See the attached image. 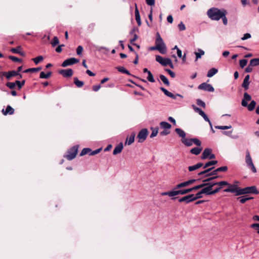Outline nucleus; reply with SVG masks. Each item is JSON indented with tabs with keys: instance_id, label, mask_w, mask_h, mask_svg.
Instances as JSON below:
<instances>
[{
	"instance_id": "nucleus-1",
	"label": "nucleus",
	"mask_w": 259,
	"mask_h": 259,
	"mask_svg": "<svg viewBox=\"0 0 259 259\" xmlns=\"http://www.w3.org/2000/svg\"><path fill=\"white\" fill-rule=\"evenodd\" d=\"M224 9L220 10L217 8H211L207 12V15L212 20L218 21L222 17Z\"/></svg>"
},
{
	"instance_id": "nucleus-2",
	"label": "nucleus",
	"mask_w": 259,
	"mask_h": 259,
	"mask_svg": "<svg viewBox=\"0 0 259 259\" xmlns=\"http://www.w3.org/2000/svg\"><path fill=\"white\" fill-rule=\"evenodd\" d=\"M155 45L157 50H158L160 53L162 54H165L166 53V46L161 37L160 33L158 32L156 34Z\"/></svg>"
},
{
	"instance_id": "nucleus-3",
	"label": "nucleus",
	"mask_w": 259,
	"mask_h": 259,
	"mask_svg": "<svg viewBox=\"0 0 259 259\" xmlns=\"http://www.w3.org/2000/svg\"><path fill=\"white\" fill-rule=\"evenodd\" d=\"M192 192V190L191 188L185 189H180L177 190H175V189L172 191L163 192L161 193V195L165 196L168 195L169 197H174L175 196L178 195H185L188 194L190 192Z\"/></svg>"
},
{
	"instance_id": "nucleus-4",
	"label": "nucleus",
	"mask_w": 259,
	"mask_h": 259,
	"mask_svg": "<svg viewBox=\"0 0 259 259\" xmlns=\"http://www.w3.org/2000/svg\"><path fill=\"white\" fill-rule=\"evenodd\" d=\"M258 191L255 186L247 187L244 188H239L237 196L245 194H258Z\"/></svg>"
},
{
	"instance_id": "nucleus-5",
	"label": "nucleus",
	"mask_w": 259,
	"mask_h": 259,
	"mask_svg": "<svg viewBox=\"0 0 259 259\" xmlns=\"http://www.w3.org/2000/svg\"><path fill=\"white\" fill-rule=\"evenodd\" d=\"M78 146L75 145L67 151V154H66L64 157H66L68 160H71L74 159L78 151Z\"/></svg>"
},
{
	"instance_id": "nucleus-6",
	"label": "nucleus",
	"mask_w": 259,
	"mask_h": 259,
	"mask_svg": "<svg viewBox=\"0 0 259 259\" xmlns=\"http://www.w3.org/2000/svg\"><path fill=\"white\" fill-rule=\"evenodd\" d=\"M245 162L247 165V166L251 168L252 171L254 173L256 172V169L255 167L254 166L252 158L250 155L249 152L248 150L246 151V156H245Z\"/></svg>"
},
{
	"instance_id": "nucleus-7",
	"label": "nucleus",
	"mask_w": 259,
	"mask_h": 259,
	"mask_svg": "<svg viewBox=\"0 0 259 259\" xmlns=\"http://www.w3.org/2000/svg\"><path fill=\"white\" fill-rule=\"evenodd\" d=\"M148 131L147 128H143L138 134L137 139L139 143L143 142L147 138Z\"/></svg>"
},
{
	"instance_id": "nucleus-8",
	"label": "nucleus",
	"mask_w": 259,
	"mask_h": 259,
	"mask_svg": "<svg viewBox=\"0 0 259 259\" xmlns=\"http://www.w3.org/2000/svg\"><path fill=\"white\" fill-rule=\"evenodd\" d=\"M198 89L199 90L212 92L214 89L213 87L210 84L206 82H203L201 83L198 87Z\"/></svg>"
},
{
	"instance_id": "nucleus-9",
	"label": "nucleus",
	"mask_w": 259,
	"mask_h": 259,
	"mask_svg": "<svg viewBox=\"0 0 259 259\" xmlns=\"http://www.w3.org/2000/svg\"><path fill=\"white\" fill-rule=\"evenodd\" d=\"M79 62V60L75 58H70L69 59L65 60L62 64V66L63 67H67L68 66L76 64Z\"/></svg>"
},
{
	"instance_id": "nucleus-10",
	"label": "nucleus",
	"mask_w": 259,
	"mask_h": 259,
	"mask_svg": "<svg viewBox=\"0 0 259 259\" xmlns=\"http://www.w3.org/2000/svg\"><path fill=\"white\" fill-rule=\"evenodd\" d=\"M160 90L164 93V94L166 96H167V97H170L173 99H176L177 98V97H180L182 98H183L182 95L179 94L174 95L172 93L169 92L168 91H167L166 89H165V88H164L163 87H161Z\"/></svg>"
},
{
	"instance_id": "nucleus-11",
	"label": "nucleus",
	"mask_w": 259,
	"mask_h": 259,
	"mask_svg": "<svg viewBox=\"0 0 259 259\" xmlns=\"http://www.w3.org/2000/svg\"><path fill=\"white\" fill-rule=\"evenodd\" d=\"M228 187L227 189L224 190V192H231L233 193L237 194L239 187H237V185L235 184L231 185L229 184V185H227Z\"/></svg>"
},
{
	"instance_id": "nucleus-12",
	"label": "nucleus",
	"mask_w": 259,
	"mask_h": 259,
	"mask_svg": "<svg viewBox=\"0 0 259 259\" xmlns=\"http://www.w3.org/2000/svg\"><path fill=\"white\" fill-rule=\"evenodd\" d=\"M59 73L64 77H69L73 75V70L71 69H62L59 71Z\"/></svg>"
},
{
	"instance_id": "nucleus-13",
	"label": "nucleus",
	"mask_w": 259,
	"mask_h": 259,
	"mask_svg": "<svg viewBox=\"0 0 259 259\" xmlns=\"http://www.w3.org/2000/svg\"><path fill=\"white\" fill-rule=\"evenodd\" d=\"M14 112L15 109L10 105H8L5 109H3L2 110L3 114L5 116L8 115H12L14 113Z\"/></svg>"
},
{
	"instance_id": "nucleus-14",
	"label": "nucleus",
	"mask_w": 259,
	"mask_h": 259,
	"mask_svg": "<svg viewBox=\"0 0 259 259\" xmlns=\"http://www.w3.org/2000/svg\"><path fill=\"white\" fill-rule=\"evenodd\" d=\"M193 194H189L179 199V202H185L186 203H189L193 201Z\"/></svg>"
},
{
	"instance_id": "nucleus-15",
	"label": "nucleus",
	"mask_w": 259,
	"mask_h": 259,
	"mask_svg": "<svg viewBox=\"0 0 259 259\" xmlns=\"http://www.w3.org/2000/svg\"><path fill=\"white\" fill-rule=\"evenodd\" d=\"M251 97L247 93H245L243 95V99L241 102V105L243 107H247L248 105L247 101H250Z\"/></svg>"
},
{
	"instance_id": "nucleus-16",
	"label": "nucleus",
	"mask_w": 259,
	"mask_h": 259,
	"mask_svg": "<svg viewBox=\"0 0 259 259\" xmlns=\"http://www.w3.org/2000/svg\"><path fill=\"white\" fill-rule=\"evenodd\" d=\"M212 152V149L210 148H206L204 150V151L202 152V156H201V159H205L208 158L210 154Z\"/></svg>"
},
{
	"instance_id": "nucleus-17",
	"label": "nucleus",
	"mask_w": 259,
	"mask_h": 259,
	"mask_svg": "<svg viewBox=\"0 0 259 259\" xmlns=\"http://www.w3.org/2000/svg\"><path fill=\"white\" fill-rule=\"evenodd\" d=\"M135 7H136L135 11V19H136V20L137 22L138 26H141L142 23H141V21L140 15L139 11L138 10V9L137 8V6L136 4H135Z\"/></svg>"
},
{
	"instance_id": "nucleus-18",
	"label": "nucleus",
	"mask_w": 259,
	"mask_h": 259,
	"mask_svg": "<svg viewBox=\"0 0 259 259\" xmlns=\"http://www.w3.org/2000/svg\"><path fill=\"white\" fill-rule=\"evenodd\" d=\"M123 149V144L122 143H120L118 145H117L114 149L113 151V155H117L120 153Z\"/></svg>"
},
{
	"instance_id": "nucleus-19",
	"label": "nucleus",
	"mask_w": 259,
	"mask_h": 259,
	"mask_svg": "<svg viewBox=\"0 0 259 259\" xmlns=\"http://www.w3.org/2000/svg\"><path fill=\"white\" fill-rule=\"evenodd\" d=\"M135 136L136 134L135 133H132L130 137L127 138L125 142V144H127L128 145L132 144L134 142Z\"/></svg>"
},
{
	"instance_id": "nucleus-20",
	"label": "nucleus",
	"mask_w": 259,
	"mask_h": 259,
	"mask_svg": "<svg viewBox=\"0 0 259 259\" xmlns=\"http://www.w3.org/2000/svg\"><path fill=\"white\" fill-rule=\"evenodd\" d=\"M3 75L6 76L8 79H10L12 77L16 76V71L13 70L8 72H4Z\"/></svg>"
},
{
	"instance_id": "nucleus-21",
	"label": "nucleus",
	"mask_w": 259,
	"mask_h": 259,
	"mask_svg": "<svg viewBox=\"0 0 259 259\" xmlns=\"http://www.w3.org/2000/svg\"><path fill=\"white\" fill-rule=\"evenodd\" d=\"M176 133L179 135L180 137L182 138V139L186 138V134L181 128H177L175 129Z\"/></svg>"
},
{
	"instance_id": "nucleus-22",
	"label": "nucleus",
	"mask_w": 259,
	"mask_h": 259,
	"mask_svg": "<svg viewBox=\"0 0 259 259\" xmlns=\"http://www.w3.org/2000/svg\"><path fill=\"white\" fill-rule=\"evenodd\" d=\"M181 142L186 146H191L193 145V138L192 139H181Z\"/></svg>"
},
{
	"instance_id": "nucleus-23",
	"label": "nucleus",
	"mask_w": 259,
	"mask_h": 259,
	"mask_svg": "<svg viewBox=\"0 0 259 259\" xmlns=\"http://www.w3.org/2000/svg\"><path fill=\"white\" fill-rule=\"evenodd\" d=\"M162 65L163 66L169 65L171 68H174V65L171 60L168 58H164V61H163V64Z\"/></svg>"
},
{
	"instance_id": "nucleus-24",
	"label": "nucleus",
	"mask_w": 259,
	"mask_h": 259,
	"mask_svg": "<svg viewBox=\"0 0 259 259\" xmlns=\"http://www.w3.org/2000/svg\"><path fill=\"white\" fill-rule=\"evenodd\" d=\"M202 150V147H194L190 150L191 153L195 155L199 154Z\"/></svg>"
},
{
	"instance_id": "nucleus-25",
	"label": "nucleus",
	"mask_w": 259,
	"mask_h": 259,
	"mask_svg": "<svg viewBox=\"0 0 259 259\" xmlns=\"http://www.w3.org/2000/svg\"><path fill=\"white\" fill-rule=\"evenodd\" d=\"M189 185H189L188 181H187L183 182H182L181 183H179V184H177L175 186L174 189L175 190L179 189H180V188H183V187H185L188 186Z\"/></svg>"
},
{
	"instance_id": "nucleus-26",
	"label": "nucleus",
	"mask_w": 259,
	"mask_h": 259,
	"mask_svg": "<svg viewBox=\"0 0 259 259\" xmlns=\"http://www.w3.org/2000/svg\"><path fill=\"white\" fill-rule=\"evenodd\" d=\"M159 124L160 127L164 130L170 129L171 127V124L166 121H161L160 122Z\"/></svg>"
},
{
	"instance_id": "nucleus-27",
	"label": "nucleus",
	"mask_w": 259,
	"mask_h": 259,
	"mask_svg": "<svg viewBox=\"0 0 259 259\" xmlns=\"http://www.w3.org/2000/svg\"><path fill=\"white\" fill-rule=\"evenodd\" d=\"M201 192L203 194H205L207 195H212V189L210 187L206 186L201 189Z\"/></svg>"
},
{
	"instance_id": "nucleus-28",
	"label": "nucleus",
	"mask_w": 259,
	"mask_h": 259,
	"mask_svg": "<svg viewBox=\"0 0 259 259\" xmlns=\"http://www.w3.org/2000/svg\"><path fill=\"white\" fill-rule=\"evenodd\" d=\"M218 70L217 69H216L215 68H212L208 70L207 74V76L208 77H211L214 74H215L218 72Z\"/></svg>"
},
{
	"instance_id": "nucleus-29",
	"label": "nucleus",
	"mask_w": 259,
	"mask_h": 259,
	"mask_svg": "<svg viewBox=\"0 0 259 259\" xmlns=\"http://www.w3.org/2000/svg\"><path fill=\"white\" fill-rule=\"evenodd\" d=\"M41 69H42V68L41 67H37V68H29V69L25 70L23 71V72H25V73H28V72L33 73V72H38V71H40V70H41Z\"/></svg>"
},
{
	"instance_id": "nucleus-30",
	"label": "nucleus",
	"mask_w": 259,
	"mask_h": 259,
	"mask_svg": "<svg viewBox=\"0 0 259 259\" xmlns=\"http://www.w3.org/2000/svg\"><path fill=\"white\" fill-rule=\"evenodd\" d=\"M52 72L49 71L47 72V73H45L44 72L42 71L40 73L39 77L40 78L43 79H48L50 77V76L52 75Z\"/></svg>"
},
{
	"instance_id": "nucleus-31",
	"label": "nucleus",
	"mask_w": 259,
	"mask_h": 259,
	"mask_svg": "<svg viewBox=\"0 0 259 259\" xmlns=\"http://www.w3.org/2000/svg\"><path fill=\"white\" fill-rule=\"evenodd\" d=\"M116 69H117V70L120 72L126 74L128 75H131L130 72L127 69H126L124 67L119 66V67H116Z\"/></svg>"
},
{
	"instance_id": "nucleus-32",
	"label": "nucleus",
	"mask_w": 259,
	"mask_h": 259,
	"mask_svg": "<svg viewBox=\"0 0 259 259\" xmlns=\"http://www.w3.org/2000/svg\"><path fill=\"white\" fill-rule=\"evenodd\" d=\"M74 83L78 87L81 88L84 85V82L79 80L77 77L74 78Z\"/></svg>"
},
{
	"instance_id": "nucleus-33",
	"label": "nucleus",
	"mask_w": 259,
	"mask_h": 259,
	"mask_svg": "<svg viewBox=\"0 0 259 259\" xmlns=\"http://www.w3.org/2000/svg\"><path fill=\"white\" fill-rule=\"evenodd\" d=\"M150 129L152 131V133L150 135V138H152L157 136L158 132V127H151Z\"/></svg>"
},
{
	"instance_id": "nucleus-34",
	"label": "nucleus",
	"mask_w": 259,
	"mask_h": 259,
	"mask_svg": "<svg viewBox=\"0 0 259 259\" xmlns=\"http://www.w3.org/2000/svg\"><path fill=\"white\" fill-rule=\"evenodd\" d=\"M196 55V61L200 58L204 54V51L200 49H198V52H195Z\"/></svg>"
},
{
	"instance_id": "nucleus-35",
	"label": "nucleus",
	"mask_w": 259,
	"mask_h": 259,
	"mask_svg": "<svg viewBox=\"0 0 259 259\" xmlns=\"http://www.w3.org/2000/svg\"><path fill=\"white\" fill-rule=\"evenodd\" d=\"M160 79L161 80V81L167 86L169 85V82L168 80V79L162 74H160L159 75Z\"/></svg>"
},
{
	"instance_id": "nucleus-36",
	"label": "nucleus",
	"mask_w": 259,
	"mask_h": 259,
	"mask_svg": "<svg viewBox=\"0 0 259 259\" xmlns=\"http://www.w3.org/2000/svg\"><path fill=\"white\" fill-rule=\"evenodd\" d=\"M250 65L253 66L259 65V58H254L250 61Z\"/></svg>"
},
{
	"instance_id": "nucleus-37",
	"label": "nucleus",
	"mask_w": 259,
	"mask_h": 259,
	"mask_svg": "<svg viewBox=\"0 0 259 259\" xmlns=\"http://www.w3.org/2000/svg\"><path fill=\"white\" fill-rule=\"evenodd\" d=\"M255 105L256 102L254 100L251 101L250 104L247 106L248 110L250 111L253 110Z\"/></svg>"
},
{
	"instance_id": "nucleus-38",
	"label": "nucleus",
	"mask_w": 259,
	"mask_h": 259,
	"mask_svg": "<svg viewBox=\"0 0 259 259\" xmlns=\"http://www.w3.org/2000/svg\"><path fill=\"white\" fill-rule=\"evenodd\" d=\"M192 108L196 112L198 113L201 116L205 113L200 108L196 107L194 105H192Z\"/></svg>"
},
{
	"instance_id": "nucleus-39",
	"label": "nucleus",
	"mask_w": 259,
	"mask_h": 259,
	"mask_svg": "<svg viewBox=\"0 0 259 259\" xmlns=\"http://www.w3.org/2000/svg\"><path fill=\"white\" fill-rule=\"evenodd\" d=\"M217 163H218V161L217 160H212V161H208L204 164V165L203 166V168H206L207 167H208L211 165L216 164Z\"/></svg>"
},
{
	"instance_id": "nucleus-40",
	"label": "nucleus",
	"mask_w": 259,
	"mask_h": 259,
	"mask_svg": "<svg viewBox=\"0 0 259 259\" xmlns=\"http://www.w3.org/2000/svg\"><path fill=\"white\" fill-rule=\"evenodd\" d=\"M203 193L201 192V190L199 192H198L197 193H196L195 194V195H194V194H193V201L198 199H200V198H202V194Z\"/></svg>"
},
{
	"instance_id": "nucleus-41",
	"label": "nucleus",
	"mask_w": 259,
	"mask_h": 259,
	"mask_svg": "<svg viewBox=\"0 0 259 259\" xmlns=\"http://www.w3.org/2000/svg\"><path fill=\"white\" fill-rule=\"evenodd\" d=\"M249 80H243L242 87L246 91L249 88Z\"/></svg>"
},
{
	"instance_id": "nucleus-42",
	"label": "nucleus",
	"mask_w": 259,
	"mask_h": 259,
	"mask_svg": "<svg viewBox=\"0 0 259 259\" xmlns=\"http://www.w3.org/2000/svg\"><path fill=\"white\" fill-rule=\"evenodd\" d=\"M44 58L42 56H37L36 58H33L32 60L35 63V64H38L40 62L42 61Z\"/></svg>"
},
{
	"instance_id": "nucleus-43",
	"label": "nucleus",
	"mask_w": 259,
	"mask_h": 259,
	"mask_svg": "<svg viewBox=\"0 0 259 259\" xmlns=\"http://www.w3.org/2000/svg\"><path fill=\"white\" fill-rule=\"evenodd\" d=\"M91 151V149L89 148H83L80 153V156H83L88 153H90Z\"/></svg>"
},
{
	"instance_id": "nucleus-44",
	"label": "nucleus",
	"mask_w": 259,
	"mask_h": 259,
	"mask_svg": "<svg viewBox=\"0 0 259 259\" xmlns=\"http://www.w3.org/2000/svg\"><path fill=\"white\" fill-rule=\"evenodd\" d=\"M252 197H238L237 199H239V201L240 203H244L246 202L247 200H250L252 199Z\"/></svg>"
},
{
	"instance_id": "nucleus-45",
	"label": "nucleus",
	"mask_w": 259,
	"mask_h": 259,
	"mask_svg": "<svg viewBox=\"0 0 259 259\" xmlns=\"http://www.w3.org/2000/svg\"><path fill=\"white\" fill-rule=\"evenodd\" d=\"M215 128L217 129L225 130H228V129H230V128H232V126L231 125H225V126L217 125V126H215Z\"/></svg>"
},
{
	"instance_id": "nucleus-46",
	"label": "nucleus",
	"mask_w": 259,
	"mask_h": 259,
	"mask_svg": "<svg viewBox=\"0 0 259 259\" xmlns=\"http://www.w3.org/2000/svg\"><path fill=\"white\" fill-rule=\"evenodd\" d=\"M226 14H227L226 10H224V14H223V16H222V17H221V19H222L223 23L225 25H227V23H228L227 19L226 16Z\"/></svg>"
},
{
	"instance_id": "nucleus-47",
	"label": "nucleus",
	"mask_w": 259,
	"mask_h": 259,
	"mask_svg": "<svg viewBox=\"0 0 259 259\" xmlns=\"http://www.w3.org/2000/svg\"><path fill=\"white\" fill-rule=\"evenodd\" d=\"M59 43V40L57 36H54L53 37V40L51 42V44L53 47H55Z\"/></svg>"
},
{
	"instance_id": "nucleus-48",
	"label": "nucleus",
	"mask_w": 259,
	"mask_h": 259,
	"mask_svg": "<svg viewBox=\"0 0 259 259\" xmlns=\"http://www.w3.org/2000/svg\"><path fill=\"white\" fill-rule=\"evenodd\" d=\"M213 168H214V167H210V168H207V169H205V170H203V171H201V172H199V173L198 174V176H201V175H204V174H205V175H206L208 174L207 173H208V172H209L210 171H211V170L212 169H213Z\"/></svg>"
},
{
	"instance_id": "nucleus-49",
	"label": "nucleus",
	"mask_w": 259,
	"mask_h": 259,
	"mask_svg": "<svg viewBox=\"0 0 259 259\" xmlns=\"http://www.w3.org/2000/svg\"><path fill=\"white\" fill-rule=\"evenodd\" d=\"M247 63V60L246 59H242L239 61V65L241 68H244Z\"/></svg>"
},
{
	"instance_id": "nucleus-50",
	"label": "nucleus",
	"mask_w": 259,
	"mask_h": 259,
	"mask_svg": "<svg viewBox=\"0 0 259 259\" xmlns=\"http://www.w3.org/2000/svg\"><path fill=\"white\" fill-rule=\"evenodd\" d=\"M147 79L149 81L151 82H154L155 81L153 77V76L151 72H149L148 74Z\"/></svg>"
},
{
	"instance_id": "nucleus-51",
	"label": "nucleus",
	"mask_w": 259,
	"mask_h": 259,
	"mask_svg": "<svg viewBox=\"0 0 259 259\" xmlns=\"http://www.w3.org/2000/svg\"><path fill=\"white\" fill-rule=\"evenodd\" d=\"M217 185L219 187H221L222 188L224 186H227L228 185H229V183L227 181H221L217 182Z\"/></svg>"
},
{
	"instance_id": "nucleus-52",
	"label": "nucleus",
	"mask_w": 259,
	"mask_h": 259,
	"mask_svg": "<svg viewBox=\"0 0 259 259\" xmlns=\"http://www.w3.org/2000/svg\"><path fill=\"white\" fill-rule=\"evenodd\" d=\"M156 61L159 63L160 64L162 65L163 61H164V58H163L161 56L159 55L156 56Z\"/></svg>"
},
{
	"instance_id": "nucleus-53",
	"label": "nucleus",
	"mask_w": 259,
	"mask_h": 259,
	"mask_svg": "<svg viewBox=\"0 0 259 259\" xmlns=\"http://www.w3.org/2000/svg\"><path fill=\"white\" fill-rule=\"evenodd\" d=\"M193 144H194L197 146H200L201 145V141L197 138H193Z\"/></svg>"
},
{
	"instance_id": "nucleus-54",
	"label": "nucleus",
	"mask_w": 259,
	"mask_h": 259,
	"mask_svg": "<svg viewBox=\"0 0 259 259\" xmlns=\"http://www.w3.org/2000/svg\"><path fill=\"white\" fill-rule=\"evenodd\" d=\"M197 104L198 106H202L203 108L205 107V103L200 99H197L196 100Z\"/></svg>"
},
{
	"instance_id": "nucleus-55",
	"label": "nucleus",
	"mask_w": 259,
	"mask_h": 259,
	"mask_svg": "<svg viewBox=\"0 0 259 259\" xmlns=\"http://www.w3.org/2000/svg\"><path fill=\"white\" fill-rule=\"evenodd\" d=\"M16 85V81L15 82H8L6 84V85L11 89L14 88Z\"/></svg>"
},
{
	"instance_id": "nucleus-56",
	"label": "nucleus",
	"mask_w": 259,
	"mask_h": 259,
	"mask_svg": "<svg viewBox=\"0 0 259 259\" xmlns=\"http://www.w3.org/2000/svg\"><path fill=\"white\" fill-rule=\"evenodd\" d=\"M251 227L252 228L256 230L257 233L259 234V224L257 223H254L251 225Z\"/></svg>"
},
{
	"instance_id": "nucleus-57",
	"label": "nucleus",
	"mask_w": 259,
	"mask_h": 259,
	"mask_svg": "<svg viewBox=\"0 0 259 259\" xmlns=\"http://www.w3.org/2000/svg\"><path fill=\"white\" fill-rule=\"evenodd\" d=\"M101 150H102V148H99V149H96L94 151L91 150V151L89 153V155H94L97 154L101 151Z\"/></svg>"
},
{
	"instance_id": "nucleus-58",
	"label": "nucleus",
	"mask_w": 259,
	"mask_h": 259,
	"mask_svg": "<svg viewBox=\"0 0 259 259\" xmlns=\"http://www.w3.org/2000/svg\"><path fill=\"white\" fill-rule=\"evenodd\" d=\"M83 51V47L81 46L77 47L76 49V53L78 55H80L82 54Z\"/></svg>"
},
{
	"instance_id": "nucleus-59",
	"label": "nucleus",
	"mask_w": 259,
	"mask_h": 259,
	"mask_svg": "<svg viewBox=\"0 0 259 259\" xmlns=\"http://www.w3.org/2000/svg\"><path fill=\"white\" fill-rule=\"evenodd\" d=\"M165 71L167 72L171 77L174 78L175 77V73L172 71L171 70L169 69H165Z\"/></svg>"
},
{
	"instance_id": "nucleus-60",
	"label": "nucleus",
	"mask_w": 259,
	"mask_h": 259,
	"mask_svg": "<svg viewBox=\"0 0 259 259\" xmlns=\"http://www.w3.org/2000/svg\"><path fill=\"white\" fill-rule=\"evenodd\" d=\"M178 28L180 31H183L186 29V27L185 24L181 22L179 25H178Z\"/></svg>"
},
{
	"instance_id": "nucleus-61",
	"label": "nucleus",
	"mask_w": 259,
	"mask_h": 259,
	"mask_svg": "<svg viewBox=\"0 0 259 259\" xmlns=\"http://www.w3.org/2000/svg\"><path fill=\"white\" fill-rule=\"evenodd\" d=\"M228 170V167L227 166H224L217 168V170L218 172L220 171H226Z\"/></svg>"
},
{
	"instance_id": "nucleus-62",
	"label": "nucleus",
	"mask_w": 259,
	"mask_h": 259,
	"mask_svg": "<svg viewBox=\"0 0 259 259\" xmlns=\"http://www.w3.org/2000/svg\"><path fill=\"white\" fill-rule=\"evenodd\" d=\"M251 37V34L249 33H246L243 35V36L241 37V39L242 40H246L247 39L250 38Z\"/></svg>"
},
{
	"instance_id": "nucleus-63",
	"label": "nucleus",
	"mask_w": 259,
	"mask_h": 259,
	"mask_svg": "<svg viewBox=\"0 0 259 259\" xmlns=\"http://www.w3.org/2000/svg\"><path fill=\"white\" fill-rule=\"evenodd\" d=\"M25 83V80H22V81L17 80V87L19 90H20L24 84Z\"/></svg>"
},
{
	"instance_id": "nucleus-64",
	"label": "nucleus",
	"mask_w": 259,
	"mask_h": 259,
	"mask_svg": "<svg viewBox=\"0 0 259 259\" xmlns=\"http://www.w3.org/2000/svg\"><path fill=\"white\" fill-rule=\"evenodd\" d=\"M252 66L250 65V64L248 66L245 68V71L247 73H250L252 71Z\"/></svg>"
}]
</instances>
